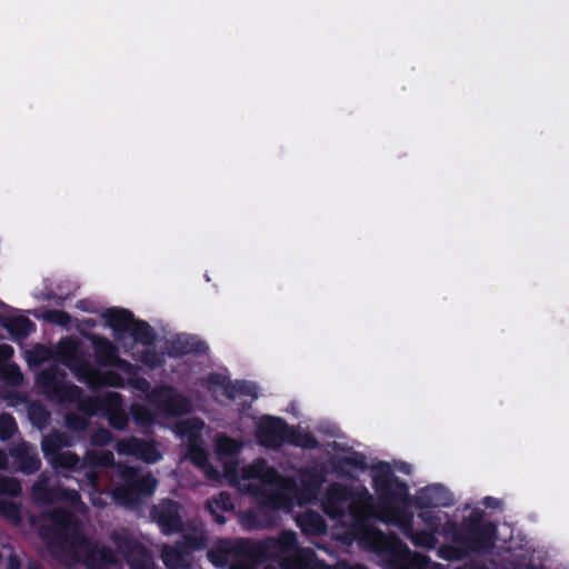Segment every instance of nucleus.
Listing matches in <instances>:
<instances>
[{
	"label": "nucleus",
	"instance_id": "9b49d317",
	"mask_svg": "<svg viewBox=\"0 0 569 569\" xmlns=\"http://www.w3.org/2000/svg\"><path fill=\"white\" fill-rule=\"evenodd\" d=\"M149 403L170 417H182L192 411L190 399L170 385L156 386L149 395Z\"/></svg>",
	"mask_w": 569,
	"mask_h": 569
},
{
	"label": "nucleus",
	"instance_id": "6ab92c4d",
	"mask_svg": "<svg viewBox=\"0 0 569 569\" xmlns=\"http://www.w3.org/2000/svg\"><path fill=\"white\" fill-rule=\"evenodd\" d=\"M9 453L19 471L33 475L41 468V460L34 448L23 441L10 448Z\"/></svg>",
	"mask_w": 569,
	"mask_h": 569
},
{
	"label": "nucleus",
	"instance_id": "6e6d98bb",
	"mask_svg": "<svg viewBox=\"0 0 569 569\" xmlns=\"http://www.w3.org/2000/svg\"><path fill=\"white\" fill-rule=\"evenodd\" d=\"M238 380L228 381L223 388V395L229 400H234L238 397Z\"/></svg>",
	"mask_w": 569,
	"mask_h": 569
},
{
	"label": "nucleus",
	"instance_id": "423d86ee",
	"mask_svg": "<svg viewBox=\"0 0 569 569\" xmlns=\"http://www.w3.org/2000/svg\"><path fill=\"white\" fill-rule=\"evenodd\" d=\"M102 317L116 337L129 333L136 342L147 347L153 346L157 338L153 328L144 320L134 319V315L130 310L109 308Z\"/></svg>",
	"mask_w": 569,
	"mask_h": 569
},
{
	"label": "nucleus",
	"instance_id": "3c124183",
	"mask_svg": "<svg viewBox=\"0 0 569 569\" xmlns=\"http://www.w3.org/2000/svg\"><path fill=\"white\" fill-rule=\"evenodd\" d=\"M348 510H349L350 516L355 520H360L366 515L365 506L360 501H357V500H351L349 502Z\"/></svg>",
	"mask_w": 569,
	"mask_h": 569
},
{
	"label": "nucleus",
	"instance_id": "7ed1b4c3",
	"mask_svg": "<svg viewBox=\"0 0 569 569\" xmlns=\"http://www.w3.org/2000/svg\"><path fill=\"white\" fill-rule=\"evenodd\" d=\"M64 379V371L51 367L38 375L37 385L50 401L59 405L78 402L79 410L93 415L98 407L97 400L91 397L82 400V389L74 383L66 382Z\"/></svg>",
	"mask_w": 569,
	"mask_h": 569
},
{
	"label": "nucleus",
	"instance_id": "c03bdc74",
	"mask_svg": "<svg viewBox=\"0 0 569 569\" xmlns=\"http://www.w3.org/2000/svg\"><path fill=\"white\" fill-rule=\"evenodd\" d=\"M29 417L34 425L41 426L47 423L49 413L41 405H33L29 409Z\"/></svg>",
	"mask_w": 569,
	"mask_h": 569
},
{
	"label": "nucleus",
	"instance_id": "603ef678",
	"mask_svg": "<svg viewBox=\"0 0 569 569\" xmlns=\"http://www.w3.org/2000/svg\"><path fill=\"white\" fill-rule=\"evenodd\" d=\"M13 348L10 345H0V370L8 366L6 362L13 357Z\"/></svg>",
	"mask_w": 569,
	"mask_h": 569
},
{
	"label": "nucleus",
	"instance_id": "052dcab7",
	"mask_svg": "<svg viewBox=\"0 0 569 569\" xmlns=\"http://www.w3.org/2000/svg\"><path fill=\"white\" fill-rule=\"evenodd\" d=\"M9 466V458L7 453L0 449V470H6Z\"/></svg>",
	"mask_w": 569,
	"mask_h": 569
},
{
	"label": "nucleus",
	"instance_id": "37998d69",
	"mask_svg": "<svg viewBox=\"0 0 569 569\" xmlns=\"http://www.w3.org/2000/svg\"><path fill=\"white\" fill-rule=\"evenodd\" d=\"M217 450L222 455H234L239 450L238 442L228 436H223L217 441Z\"/></svg>",
	"mask_w": 569,
	"mask_h": 569
},
{
	"label": "nucleus",
	"instance_id": "cd10ccee",
	"mask_svg": "<svg viewBox=\"0 0 569 569\" xmlns=\"http://www.w3.org/2000/svg\"><path fill=\"white\" fill-rule=\"evenodd\" d=\"M67 445L64 435L54 432L46 436L41 442V449L46 459L51 461L54 457L60 455L61 449Z\"/></svg>",
	"mask_w": 569,
	"mask_h": 569
},
{
	"label": "nucleus",
	"instance_id": "5fc2aeb1",
	"mask_svg": "<svg viewBox=\"0 0 569 569\" xmlns=\"http://www.w3.org/2000/svg\"><path fill=\"white\" fill-rule=\"evenodd\" d=\"M207 381H208L209 386L221 387L222 389L224 388L226 383L228 382L226 377L218 372L209 373Z\"/></svg>",
	"mask_w": 569,
	"mask_h": 569
},
{
	"label": "nucleus",
	"instance_id": "f257e3e1",
	"mask_svg": "<svg viewBox=\"0 0 569 569\" xmlns=\"http://www.w3.org/2000/svg\"><path fill=\"white\" fill-rule=\"evenodd\" d=\"M50 556L62 567L74 569L83 565L88 569H107L117 558L108 546H99L84 532L63 527L49 528L42 533Z\"/></svg>",
	"mask_w": 569,
	"mask_h": 569
},
{
	"label": "nucleus",
	"instance_id": "c756f323",
	"mask_svg": "<svg viewBox=\"0 0 569 569\" xmlns=\"http://www.w3.org/2000/svg\"><path fill=\"white\" fill-rule=\"evenodd\" d=\"M130 413L134 423L141 427H150L154 422V415L149 408H147L143 405H131Z\"/></svg>",
	"mask_w": 569,
	"mask_h": 569
},
{
	"label": "nucleus",
	"instance_id": "2f4dec72",
	"mask_svg": "<svg viewBox=\"0 0 569 569\" xmlns=\"http://www.w3.org/2000/svg\"><path fill=\"white\" fill-rule=\"evenodd\" d=\"M438 555L447 561H460L469 557L461 545H443L439 548Z\"/></svg>",
	"mask_w": 569,
	"mask_h": 569
},
{
	"label": "nucleus",
	"instance_id": "a211bd4d",
	"mask_svg": "<svg viewBox=\"0 0 569 569\" xmlns=\"http://www.w3.org/2000/svg\"><path fill=\"white\" fill-rule=\"evenodd\" d=\"M207 545V538L202 533H186L174 548L164 551L163 562L168 568H177V562L182 556L202 550Z\"/></svg>",
	"mask_w": 569,
	"mask_h": 569
},
{
	"label": "nucleus",
	"instance_id": "0eeeda50",
	"mask_svg": "<svg viewBox=\"0 0 569 569\" xmlns=\"http://www.w3.org/2000/svg\"><path fill=\"white\" fill-rule=\"evenodd\" d=\"M266 477L268 478V482L277 479L280 482H286L288 485L278 486L276 489L257 487L252 491L260 511L264 513L266 518L269 517L274 521V517L278 510H289L292 507L293 499L290 495V490L295 488V482L279 476V473L273 468L267 469Z\"/></svg>",
	"mask_w": 569,
	"mask_h": 569
},
{
	"label": "nucleus",
	"instance_id": "f704fd0d",
	"mask_svg": "<svg viewBox=\"0 0 569 569\" xmlns=\"http://www.w3.org/2000/svg\"><path fill=\"white\" fill-rule=\"evenodd\" d=\"M267 553V547L260 542L256 550L252 552L253 557L249 558L246 562L234 566L233 569H256L260 562L263 561ZM264 569H274L272 567H266Z\"/></svg>",
	"mask_w": 569,
	"mask_h": 569
},
{
	"label": "nucleus",
	"instance_id": "de8ad7c7",
	"mask_svg": "<svg viewBox=\"0 0 569 569\" xmlns=\"http://www.w3.org/2000/svg\"><path fill=\"white\" fill-rule=\"evenodd\" d=\"M297 535L293 531H283L279 535L278 543L282 549H293L297 546Z\"/></svg>",
	"mask_w": 569,
	"mask_h": 569
},
{
	"label": "nucleus",
	"instance_id": "ea45409f",
	"mask_svg": "<svg viewBox=\"0 0 569 569\" xmlns=\"http://www.w3.org/2000/svg\"><path fill=\"white\" fill-rule=\"evenodd\" d=\"M64 422H66V426L68 429L78 431V432L86 431L89 427L88 419L78 413L66 415Z\"/></svg>",
	"mask_w": 569,
	"mask_h": 569
},
{
	"label": "nucleus",
	"instance_id": "338daca9",
	"mask_svg": "<svg viewBox=\"0 0 569 569\" xmlns=\"http://www.w3.org/2000/svg\"><path fill=\"white\" fill-rule=\"evenodd\" d=\"M349 569H367V568L365 566H362V565H356V566H353V567H351Z\"/></svg>",
	"mask_w": 569,
	"mask_h": 569
},
{
	"label": "nucleus",
	"instance_id": "c9c22d12",
	"mask_svg": "<svg viewBox=\"0 0 569 569\" xmlns=\"http://www.w3.org/2000/svg\"><path fill=\"white\" fill-rule=\"evenodd\" d=\"M18 430L17 422L10 413L0 415V440L11 439Z\"/></svg>",
	"mask_w": 569,
	"mask_h": 569
},
{
	"label": "nucleus",
	"instance_id": "864d4df0",
	"mask_svg": "<svg viewBox=\"0 0 569 569\" xmlns=\"http://www.w3.org/2000/svg\"><path fill=\"white\" fill-rule=\"evenodd\" d=\"M190 458L191 460L197 465H202L204 461H207V453L204 449L201 447H191L190 448Z\"/></svg>",
	"mask_w": 569,
	"mask_h": 569
},
{
	"label": "nucleus",
	"instance_id": "412c9836",
	"mask_svg": "<svg viewBox=\"0 0 569 569\" xmlns=\"http://www.w3.org/2000/svg\"><path fill=\"white\" fill-rule=\"evenodd\" d=\"M397 522L399 523L402 533L410 539L415 547L430 550L437 546L438 539L433 531L413 530L411 516H403V518L399 519Z\"/></svg>",
	"mask_w": 569,
	"mask_h": 569
},
{
	"label": "nucleus",
	"instance_id": "13d9d810",
	"mask_svg": "<svg viewBox=\"0 0 569 569\" xmlns=\"http://www.w3.org/2000/svg\"><path fill=\"white\" fill-rule=\"evenodd\" d=\"M110 438L111 433L106 429H101L98 433H96L93 441L97 443L106 445Z\"/></svg>",
	"mask_w": 569,
	"mask_h": 569
},
{
	"label": "nucleus",
	"instance_id": "bb28decb",
	"mask_svg": "<svg viewBox=\"0 0 569 569\" xmlns=\"http://www.w3.org/2000/svg\"><path fill=\"white\" fill-rule=\"evenodd\" d=\"M273 520L269 517H264V513L260 511V508L257 506L254 510L249 509L240 516V523L244 529H263L273 525Z\"/></svg>",
	"mask_w": 569,
	"mask_h": 569
},
{
	"label": "nucleus",
	"instance_id": "6e6552de",
	"mask_svg": "<svg viewBox=\"0 0 569 569\" xmlns=\"http://www.w3.org/2000/svg\"><path fill=\"white\" fill-rule=\"evenodd\" d=\"M361 541L366 542L370 550L393 559L398 569H412L416 566L409 556V548L399 538L390 537L379 528H367Z\"/></svg>",
	"mask_w": 569,
	"mask_h": 569
},
{
	"label": "nucleus",
	"instance_id": "393cba45",
	"mask_svg": "<svg viewBox=\"0 0 569 569\" xmlns=\"http://www.w3.org/2000/svg\"><path fill=\"white\" fill-rule=\"evenodd\" d=\"M92 347L99 366L110 367L118 355L117 347L108 338L100 336L92 337Z\"/></svg>",
	"mask_w": 569,
	"mask_h": 569
},
{
	"label": "nucleus",
	"instance_id": "bf43d9fd",
	"mask_svg": "<svg viewBox=\"0 0 569 569\" xmlns=\"http://www.w3.org/2000/svg\"><path fill=\"white\" fill-rule=\"evenodd\" d=\"M458 569H489V568L480 562L470 561V562L465 563L462 567H460Z\"/></svg>",
	"mask_w": 569,
	"mask_h": 569
},
{
	"label": "nucleus",
	"instance_id": "09e8293b",
	"mask_svg": "<svg viewBox=\"0 0 569 569\" xmlns=\"http://www.w3.org/2000/svg\"><path fill=\"white\" fill-rule=\"evenodd\" d=\"M238 396H248L252 399L258 398L257 386L247 380H238Z\"/></svg>",
	"mask_w": 569,
	"mask_h": 569
},
{
	"label": "nucleus",
	"instance_id": "1a4fd4ad",
	"mask_svg": "<svg viewBox=\"0 0 569 569\" xmlns=\"http://www.w3.org/2000/svg\"><path fill=\"white\" fill-rule=\"evenodd\" d=\"M259 543L244 538L236 540L221 539L214 547L208 550L207 557L216 568L223 569L229 567L228 569H233L234 566L252 558V552Z\"/></svg>",
	"mask_w": 569,
	"mask_h": 569
},
{
	"label": "nucleus",
	"instance_id": "c85d7f7f",
	"mask_svg": "<svg viewBox=\"0 0 569 569\" xmlns=\"http://www.w3.org/2000/svg\"><path fill=\"white\" fill-rule=\"evenodd\" d=\"M323 481L325 477L322 472L317 469H306L300 477V482L303 490L310 492L311 495H315L320 490Z\"/></svg>",
	"mask_w": 569,
	"mask_h": 569
},
{
	"label": "nucleus",
	"instance_id": "39448f33",
	"mask_svg": "<svg viewBox=\"0 0 569 569\" xmlns=\"http://www.w3.org/2000/svg\"><path fill=\"white\" fill-rule=\"evenodd\" d=\"M118 475L121 483L113 489V498L120 503L134 507L142 499L152 496L158 487V480L150 473H142L140 468L119 465Z\"/></svg>",
	"mask_w": 569,
	"mask_h": 569
},
{
	"label": "nucleus",
	"instance_id": "dca6fc26",
	"mask_svg": "<svg viewBox=\"0 0 569 569\" xmlns=\"http://www.w3.org/2000/svg\"><path fill=\"white\" fill-rule=\"evenodd\" d=\"M352 490L340 482H332L328 486L322 503L325 513L331 519H339L345 516L346 503L352 498Z\"/></svg>",
	"mask_w": 569,
	"mask_h": 569
},
{
	"label": "nucleus",
	"instance_id": "49530a36",
	"mask_svg": "<svg viewBox=\"0 0 569 569\" xmlns=\"http://www.w3.org/2000/svg\"><path fill=\"white\" fill-rule=\"evenodd\" d=\"M110 367L120 369L121 371L127 373L128 377L136 375L139 370L138 366L131 363L130 361H128L126 359H122L121 357H119V355H117V357L114 358V361L111 362Z\"/></svg>",
	"mask_w": 569,
	"mask_h": 569
},
{
	"label": "nucleus",
	"instance_id": "aec40b11",
	"mask_svg": "<svg viewBox=\"0 0 569 569\" xmlns=\"http://www.w3.org/2000/svg\"><path fill=\"white\" fill-rule=\"evenodd\" d=\"M168 355L171 358H180L188 355H204L208 345L194 336L180 335L170 340L167 345Z\"/></svg>",
	"mask_w": 569,
	"mask_h": 569
},
{
	"label": "nucleus",
	"instance_id": "680f3d73",
	"mask_svg": "<svg viewBox=\"0 0 569 569\" xmlns=\"http://www.w3.org/2000/svg\"><path fill=\"white\" fill-rule=\"evenodd\" d=\"M483 503L487 507H496L498 505V500L496 498H492V497H486Z\"/></svg>",
	"mask_w": 569,
	"mask_h": 569
},
{
	"label": "nucleus",
	"instance_id": "4d7b16f0",
	"mask_svg": "<svg viewBox=\"0 0 569 569\" xmlns=\"http://www.w3.org/2000/svg\"><path fill=\"white\" fill-rule=\"evenodd\" d=\"M340 462L345 466L353 467V468L362 469L365 467L363 459L360 457L345 456L340 459Z\"/></svg>",
	"mask_w": 569,
	"mask_h": 569
},
{
	"label": "nucleus",
	"instance_id": "9d476101",
	"mask_svg": "<svg viewBox=\"0 0 569 569\" xmlns=\"http://www.w3.org/2000/svg\"><path fill=\"white\" fill-rule=\"evenodd\" d=\"M110 538L130 569L157 568L150 550L127 530L113 531Z\"/></svg>",
	"mask_w": 569,
	"mask_h": 569
},
{
	"label": "nucleus",
	"instance_id": "4be33fe9",
	"mask_svg": "<svg viewBox=\"0 0 569 569\" xmlns=\"http://www.w3.org/2000/svg\"><path fill=\"white\" fill-rule=\"evenodd\" d=\"M0 327L6 329L14 341L27 339L36 325L24 316L0 315Z\"/></svg>",
	"mask_w": 569,
	"mask_h": 569
},
{
	"label": "nucleus",
	"instance_id": "7c9ffc66",
	"mask_svg": "<svg viewBox=\"0 0 569 569\" xmlns=\"http://www.w3.org/2000/svg\"><path fill=\"white\" fill-rule=\"evenodd\" d=\"M77 345L72 340H69L67 342V346L64 347V353L69 357L71 361L74 362V369L78 371L79 376L84 373H89L91 371L90 363L83 359L82 357L76 356ZM81 380V378L79 377Z\"/></svg>",
	"mask_w": 569,
	"mask_h": 569
},
{
	"label": "nucleus",
	"instance_id": "4468645a",
	"mask_svg": "<svg viewBox=\"0 0 569 569\" xmlns=\"http://www.w3.org/2000/svg\"><path fill=\"white\" fill-rule=\"evenodd\" d=\"M289 425L281 417L264 415L256 426L258 442L266 448L278 449L286 443Z\"/></svg>",
	"mask_w": 569,
	"mask_h": 569
},
{
	"label": "nucleus",
	"instance_id": "5701e85b",
	"mask_svg": "<svg viewBox=\"0 0 569 569\" xmlns=\"http://www.w3.org/2000/svg\"><path fill=\"white\" fill-rule=\"evenodd\" d=\"M204 509L216 523L224 525L227 518L222 512H233L234 510L232 496L228 491H220L217 496L207 500Z\"/></svg>",
	"mask_w": 569,
	"mask_h": 569
},
{
	"label": "nucleus",
	"instance_id": "ddd939ff",
	"mask_svg": "<svg viewBox=\"0 0 569 569\" xmlns=\"http://www.w3.org/2000/svg\"><path fill=\"white\" fill-rule=\"evenodd\" d=\"M150 515L163 535L170 536L183 529L182 506L172 499H162L154 505Z\"/></svg>",
	"mask_w": 569,
	"mask_h": 569
},
{
	"label": "nucleus",
	"instance_id": "f03ea898",
	"mask_svg": "<svg viewBox=\"0 0 569 569\" xmlns=\"http://www.w3.org/2000/svg\"><path fill=\"white\" fill-rule=\"evenodd\" d=\"M442 531L452 543L461 545L468 556H485L496 546L497 526L492 521H485L481 510H473L460 523L448 520Z\"/></svg>",
	"mask_w": 569,
	"mask_h": 569
},
{
	"label": "nucleus",
	"instance_id": "79ce46f5",
	"mask_svg": "<svg viewBox=\"0 0 569 569\" xmlns=\"http://www.w3.org/2000/svg\"><path fill=\"white\" fill-rule=\"evenodd\" d=\"M140 361L151 369H157L163 365L162 357L152 349H144L140 353Z\"/></svg>",
	"mask_w": 569,
	"mask_h": 569
},
{
	"label": "nucleus",
	"instance_id": "0e129e2a",
	"mask_svg": "<svg viewBox=\"0 0 569 569\" xmlns=\"http://www.w3.org/2000/svg\"><path fill=\"white\" fill-rule=\"evenodd\" d=\"M198 421H199V420H187V421H184V422H183V426L186 427V429H188V430H189V429H191V427H192L196 422H198Z\"/></svg>",
	"mask_w": 569,
	"mask_h": 569
},
{
	"label": "nucleus",
	"instance_id": "774afa93",
	"mask_svg": "<svg viewBox=\"0 0 569 569\" xmlns=\"http://www.w3.org/2000/svg\"><path fill=\"white\" fill-rule=\"evenodd\" d=\"M72 495L77 498H79V493L77 491H72Z\"/></svg>",
	"mask_w": 569,
	"mask_h": 569
},
{
	"label": "nucleus",
	"instance_id": "f3484780",
	"mask_svg": "<svg viewBox=\"0 0 569 569\" xmlns=\"http://www.w3.org/2000/svg\"><path fill=\"white\" fill-rule=\"evenodd\" d=\"M413 503L420 510L450 507L453 505V497L442 485L436 483L419 489Z\"/></svg>",
	"mask_w": 569,
	"mask_h": 569
},
{
	"label": "nucleus",
	"instance_id": "2eb2a0df",
	"mask_svg": "<svg viewBox=\"0 0 569 569\" xmlns=\"http://www.w3.org/2000/svg\"><path fill=\"white\" fill-rule=\"evenodd\" d=\"M117 452L123 456L134 457L146 463H156L162 459L156 441L130 436L118 441Z\"/></svg>",
	"mask_w": 569,
	"mask_h": 569
},
{
	"label": "nucleus",
	"instance_id": "e433bc0d",
	"mask_svg": "<svg viewBox=\"0 0 569 569\" xmlns=\"http://www.w3.org/2000/svg\"><path fill=\"white\" fill-rule=\"evenodd\" d=\"M127 385L134 389L136 391L146 395V398L149 401V395L153 388L144 377L138 376L137 372L136 375L128 377Z\"/></svg>",
	"mask_w": 569,
	"mask_h": 569
},
{
	"label": "nucleus",
	"instance_id": "a878e982",
	"mask_svg": "<svg viewBox=\"0 0 569 569\" xmlns=\"http://www.w3.org/2000/svg\"><path fill=\"white\" fill-rule=\"evenodd\" d=\"M286 443L308 450L319 449L320 447L318 439L312 433L303 432L299 427L291 426H289Z\"/></svg>",
	"mask_w": 569,
	"mask_h": 569
},
{
	"label": "nucleus",
	"instance_id": "72a5a7b5",
	"mask_svg": "<svg viewBox=\"0 0 569 569\" xmlns=\"http://www.w3.org/2000/svg\"><path fill=\"white\" fill-rule=\"evenodd\" d=\"M0 515L13 523L21 522V506L14 501L0 500Z\"/></svg>",
	"mask_w": 569,
	"mask_h": 569
},
{
	"label": "nucleus",
	"instance_id": "f8f14e48",
	"mask_svg": "<svg viewBox=\"0 0 569 569\" xmlns=\"http://www.w3.org/2000/svg\"><path fill=\"white\" fill-rule=\"evenodd\" d=\"M50 463L52 467L64 475L67 472H83L87 482L91 486L98 485V472L93 469L94 466H102L99 457H89L81 459L77 453L72 451H62L60 455L51 459Z\"/></svg>",
	"mask_w": 569,
	"mask_h": 569
},
{
	"label": "nucleus",
	"instance_id": "e2e57ef3",
	"mask_svg": "<svg viewBox=\"0 0 569 569\" xmlns=\"http://www.w3.org/2000/svg\"><path fill=\"white\" fill-rule=\"evenodd\" d=\"M26 569H44L42 565L37 561L29 562Z\"/></svg>",
	"mask_w": 569,
	"mask_h": 569
},
{
	"label": "nucleus",
	"instance_id": "a18cd8bd",
	"mask_svg": "<svg viewBox=\"0 0 569 569\" xmlns=\"http://www.w3.org/2000/svg\"><path fill=\"white\" fill-rule=\"evenodd\" d=\"M0 372L3 373L4 378L12 385H19L22 381L21 370L16 363L8 365L4 369H1Z\"/></svg>",
	"mask_w": 569,
	"mask_h": 569
},
{
	"label": "nucleus",
	"instance_id": "b1692460",
	"mask_svg": "<svg viewBox=\"0 0 569 569\" xmlns=\"http://www.w3.org/2000/svg\"><path fill=\"white\" fill-rule=\"evenodd\" d=\"M297 526L303 535L320 536L327 531L325 518L313 510H308L296 519Z\"/></svg>",
	"mask_w": 569,
	"mask_h": 569
},
{
	"label": "nucleus",
	"instance_id": "473e14b6",
	"mask_svg": "<svg viewBox=\"0 0 569 569\" xmlns=\"http://www.w3.org/2000/svg\"><path fill=\"white\" fill-rule=\"evenodd\" d=\"M22 493L21 483L17 478L0 476V495L17 498Z\"/></svg>",
	"mask_w": 569,
	"mask_h": 569
},
{
	"label": "nucleus",
	"instance_id": "a19ab883",
	"mask_svg": "<svg viewBox=\"0 0 569 569\" xmlns=\"http://www.w3.org/2000/svg\"><path fill=\"white\" fill-rule=\"evenodd\" d=\"M129 418L127 413L121 410H112L108 416V423L116 430H124L128 427Z\"/></svg>",
	"mask_w": 569,
	"mask_h": 569
},
{
	"label": "nucleus",
	"instance_id": "8fccbe9b",
	"mask_svg": "<svg viewBox=\"0 0 569 569\" xmlns=\"http://www.w3.org/2000/svg\"><path fill=\"white\" fill-rule=\"evenodd\" d=\"M419 517L427 525L432 527L433 529H436V530L438 529V527L440 525V517L438 515H436L433 511H431L430 509L421 510V512L419 513Z\"/></svg>",
	"mask_w": 569,
	"mask_h": 569
},
{
	"label": "nucleus",
	"instance_id": "58836bf2",
	"mask_svg": "<svg viewBox=\"0 0 569 569\" xmlns=\"http://www.w3.org/2000/svg\"><path fill=\"white\" fill-rule=\"evenodd\" d=\"M100 381L106 387H112V388H124L127 385V381L117 371L108 370L100 376Z\"/></svg>",
	"mask_w": 569,
	"mask_h": 569
},
{
	"label": "nucleus",
	"instance_id": "20e7f679",
	"mask_svg": "<svg viewBox=\"0 0 569 569\" xmlns=\"http://www.w3.org/2000/svg\"><path fill=\"white\" fill-rule=\"evenodd\" d=\"M372 488L383 510L389 512L395 521L402 519V513L397 507L405 505L409 499V487L400 480L388 462H379L373 469Z\"/></svg>",
	"mask_w": 569,
	"mask_h": 569
},
{
	"label": "nucleus",
	"instance_id": "4c0bfd02",
	"mask_svg": "<svg viewBox=\"0 0 569 569\" xmlns=\"http://www.w3.org/2000/svg\"><path fill=\"white\" fill-rule=\"evenodd\" d=\"M44 320L60 327H68L71 323V316L64 310L51 309L46 311Z\"/></svg>",
	"mask_w": 569,
	"mask_h": 569
},
{
	"label": "nucleus",
	"instance_id": "69168bd1",
	"mask_svg": "<svg viewBox=\"0 0 569 569\" xmlns=\"http://www.w3.org/2000/svg\"><path fill=\"white\" fill-rule=\"evenodd\" d=\"M525 569H546L543 566L528 565Z\"/></svg>",
	"mask_w": 569,
	"mask_h": 569
}]
</instances>
